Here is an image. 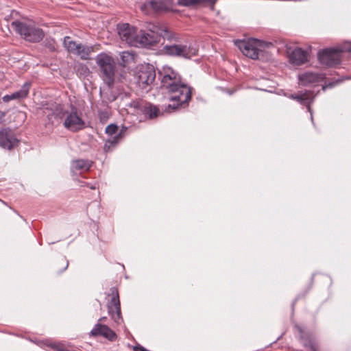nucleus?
I'll use <instances>...</instances> for the list:
<instances>
[{"mask_svg": "<svg viewBox=\"0 0 351 351\" xmlns=\"http://www.w3.org/2000/svg\"><path fill=\"white\" fill-rule=\"evenodd\" d=\"M106 319V317H102L101 318L99 319L98 320V323H100L101 322H104Z\"/></svg>", "mask_w": 351, "mask_h": 351, "instance_id": "obj_33", "label": "nucleus"}, {"mask_svg": "<svg viewBox=\"0 0 351 351\" xmlns=\"http://www.w3.org/2000/svg\"><path fill=\"white\" fill-rule=\"evenodd\" d=\"M94 46L84 45L79 43L74 55L79 56L82 60H88L90 58V54L94 52Z\"/></svg>", "mask_w": 351, "mask_h": 351, "instance_id": "obj_21", "label": "nucleus"}, {"mask_svg": "<svg viewBox=\"0 0 351 351\" xmlns=\"http://www.w3.org/2000/svg\"><path fill=\"white\" fill-rule=\"evenodd\" d=\"M92 166V162L88 160L79 159L73 160L71 163V170L87 171Z\"/></svg>", "mask_w": 351, "mask_h": 351, "instance_id": "obj_22", "label": "nucleus"}, {"mask_svg": "<svg viewBox=\"0 0 351 351\" xmlns=\"http://www.w3.org/2000/svg\"><path fill=\"white\" fill-rule=\"evenodd\" d=\"M175 88L172 91H167L170 94L169 100L173 102L167 107L173 110L178 107H185L191 99V88L189 86L182 82Z\"/></svg>", "mask_w": 351, "mask_h": 351, "instance_id": "obj_5", "label": "nucleus"}, {"mask_svg": "<svg viewBox=\"0 0 351 351\" xmlns=\"http://www.w3.org/2000/svg\"><path fill=\"white\" fill-rule=\"evenodd\" d=\"M118 34L123 41L129 45L136 47L137 45L138 32L136 28L130 26L128 23L117 25Z\"/></svg>", "mask_w": 351, "mask_h": 351, "instance_id": "obj_13", "label": "nucleus"}, {"mask_svg": "<svg viewBox=\"0 0 351 351\" xmlns=\"http://www.w3.org/2000/svg\"><path fill=\"white\" fill-rule=\"evenodd\" d=\"M98 117H99L100 121L102 123H104L108 121V119L109 118V114H108V111H106V110H99L98 111Z\"/></svg>", "mask_w": 351, "mask_h": 351, "instance_id": "obj_28", "label": "nucleus"}, {"mask_svg": "<svg viewBox=\"0 0 351 351\" xmlns=\"http://www.w3.org/2000/svg\"><path fill=\"white\" fill-rule=\"evenodd\" d=\"M89 183H87V182H84V184H83L82 186H86L88 187H89Z\"/></svg>", "mask_w": 351, "mask_h": 351, "instance_id": "obj_36", "label": "nucleus"}, {"mask_svg": "<svg viewBox=\"0 0 351 351\" xmlns=\"http://www.w3.org/2000/svg\"><path fill=\"white\" fill-rule=\"evenodd\" d=\"M164 8V4L159 1L152 0L141 5V10L145 14H150L151 11L159 12Z\"/></svg>", "mask_w": 351, "mask_h": 351, "instance_id": "obj_20", "label": "nucleus"}, {"mask_svg": "<svg viewBox=\"0 0 351 351\" xmlns=\"http://www.w3.org/2000/svg\"><path fill=\"white\" fill-rule=\"evenodd\" d=\"M117 130H118V127L116 124H114V123H112V124H110L108 125L106 128V133L108 135H110V136H113L112 135H116L117 134Z\"/></svg>", "mask_w": 351, "mask_h": 351, "instance_id": "obj_27", "label": "nucleus"}, {"mask_svg": "<svg viewBox=\"0 0 351 351\" xmlns=\"http://www.w3.org/2000/svg\"><path fill=\"white\" fill-rule=\"evenodd\" d=\"M75 69L77 75L80 77H87L90 73L88 67L83 63H77L75 66Z\"/></svg>", "mask_w": 351, "mask_h": 351, "instance_id": "obj_25", "label": "nucleus"}, {"mask_svg": "<svg viewBox=\"0 0 351 351\" xmlns=\"http://www.w3.org/2000/svg\"><path fill=\"white\" fill-rule=\"evenodd\" d=\"M343 52H351V43H345L339 47L323 49L319 51L318 59L322 64L335 66L340 63Z\"/></svg>", "mask_w": 351, "mask_h": 351, "instance_id": "obj_4", "label": "nucleus"}, {"mask_svg": "<svg viewBox=\"0 0 351 351\" xmlns=\"http://www.w3.org/2000/svg\"><path fill=\"white\" fill-rule=\"evenodd\" d=\"M31 83L29 82H25L21 89L18 91L13 93L11 95H6L3 97V101L4 102H8L12 99H23L25 98L29 91Z\"/></svg>", "mask_w": 351, "mask_h": 351, "instance_id": "obj_18", "label": "nucleus"}, {"mask_svg": "<svg viewBox=\"0 0 351 351\" xmlns=\"http://www.w3.org/2000/svg\"><path fill=\"white\" fill-rule=\"evenodd\" d=\"M290 62L295 65H302L308 61V53L302 48L294 49L289 55Z\"/></svg>", "mask_w": 351, "mask_h": 351, "instance_id": "obj_17", "label": "nucleus"}, {"mask_svg": "<svg viewBox=\"0 0 351 351\" xmlns=\"http://www.w3.org/2000/svg\"><path fill=\"white\" fill-rule=\"evenodd\" d=\"M79 43L71 40V37L65 36L63 40V45L65 49L71 53L75 54Z\"/></svg>", "mask_w": 351, "mask_h": 351, "instance_id": "obj_24", "label": "nucleus"}, {"mask_svg": "<svg viewBox=\"0 0 351 351\" xmlns=\"http://www.w3.org/2000/svg\"><path fill=\"white\" fill-rule=\"evenodd\" d=\"M95 61L100 71V76L108 88H112L115 80L117 64L114 59L107 53H100Z\"/></svg>", "mask_w": 351, "mask_h": 351, "instance_id": "obj_3", "label": "nucleus"}, {"mask_svg": "<svg viewBox=\"0 0 351 351\" xmlns=\"http://www.w3.org/2000/svg\"><path fill=\"white\" fill-rule=\"evenodd\" d=\"M112 295L111 300L108 303V313L112 319L117 324H119L123 322L121 313V306L118 290L115 287L110 289Z\"/></svg>", "mask_w": 351, "mask_h": 351, "instance_id": "obj_10", "label": "nucleus"}, {"mask_svg": "<svg viewBox=\"0 0 351 351\" xmlns=\"http://www.w3.org/2000/svg\"><path fill=\"white\" fill-rule=\"evenodd\" d=\"M290 97L296 100L302 105L306 106L308 111L311 114V119L313 120V114L311 108V104L313 102L314 95L313 92L309 90L300 91L296 94H292Z\"/></svg>", "mask_w": 351, "mask_h": 351, "instance_id": "obj_16", "label": "nucleus"}, {"mask_svg": "<svg viewBox=\"0 0 351 351\" xmlns=\"http://www.w3.org/2000/svg\"><path fill=\"white\" fill-rule=\"evenodd\" d=\"M121 139V134L118 133L117 134L109 137L105 142L104 145V150L105 152H111L118 144Z\"/></svg>", "mask_w": 351, "mask_h": 351, "instance_id": "obj_23", "label": "nucleus"}, {"mask_svg": "<svg viewBox=\"0 0 351 351\" xmlns=\"http://www.w3.org/2000/svg\"><path fill=\"white\" fill-rule=\"evenodd\" d=\"M159 76L160 77L161 87L166 91H172L173 89L179 86L182 82V77L180 74L173 67L164 65L159 70Z\"/></svg>", "mask_w": 351, "mask_h": 351, "instance_id": "obj_7", "label": "nucleus"}, {"mask_svg": "<svg viewBox=\"0 0 351 351\" xmlns=\"http://www.w3.org/2000/svg\"><path fill=\"white\" fill-rule=\"evenodd\" d=\"M129 56H130L129 53H128V52H123L122 55H121V58L124 60V59L126 58V57H128Z\"/></svg>", "mask_w": 351, "mask_h": 351, "instance_id": "obj_30", "label": "nucleus"}, {"mask_svg": "<svg viewBox=\"0 0 351 351\" xmlns=\"http://www.w3.org/2000/svg\"><path fill=\"white\" fill-rule=\"evenodd\" d=\"M64 262H65V265L64 266L63 269H62V271L66 270L69 266V261L65 260Z\"/></svg>", "mask_w": 351, "mask_h": 351, "instance_id": "obj_31", "label": "nucleus"}, {"mask_svg": "<svg viewBox=\"0 0 351 351\" xmlns=\"http://www.w3.org/2000/svg\"><path fill=\"white\" fill-rule=\"evenodd\" d=\"M162 51L169 56L190 59L197 54L198 48L193 44L173 43L164 45Z\"/></svg>", "mask_w": 351, "mask_h": 351, "instance_id": "obj_6", "label": "nucleus"}, {"mask_svg": "<svg viewBox=\"0 0 351 351\" xmlns=\"http://www.w3.org/2000/svg\"><path fill=\"white\" fill-rule=\"evenodd\" d=\"M126 130H127V128H122V130L119 132V133L121 134V138L123 137V135H122L123 132H125Z\"/></svg>", "mask_w": 351, "mask_h": 351, "instance_id": "obj_34", "label": "nucleus"}, {"mask_svg": "<svg viewBox=\"0 0 351 351\" xmlns=\"http://www.w3.org/2000/svg\"><path fill=\"white\" fill-rule=\"evenodd\" d=\"M89 188L91 189H96V185H93V184H89Z\"/></svg>", "mask_w": 351, "mask_h": 351, "instance_id": "obj_35", "label": "nucleus"}, {"mask_svg": "<svg viewBox=\"0 0 351 351\" xmlns=\"http://www.w3.org/2000/svg\"><path fill=\"white\" fill-rule=\"evenodd\" d=\"M161 38L169 41H178L177 34L169 31L167 26L159 23H150L147 26V32L141 30L138 32L137 45L136 47H149L156 45Z\"/></svg>", "mask_w": 351, "mask_h": 351, "instance_id": "obj_1", "label": "nucleus"}, {"mask_svg": "<svg viewBox=\"0 0 351 351\" xmlns=\"http://www.w3.org/2000/svg\"><path fill=\"white\" fill-rule=\"evenodd\" d=\"M90 336H101L110 341H114L117 338V335L112 329L108 326L101 323H97L94 326L93 328L90 332Z\"/></svg>", "mask_w": 351, "mask_h": 351, "instance_id": "obj_15", "label": "nucleus"}, {"mask_svg": "<svg viewBox=\"0 0 351 351\" xmlns=\"http://www.w3.org/2000/svg\"><path fill=\"white\" fill-rule=\"evenodd\" d=\"M136 83L142 88L152 84L156 78V71L152 65L142 66L136 73Z\"/></svg>", "mask_w": 351, "mask_h": 351, "instance_id": "obj_11", "label": "nucleus"}, {"mask_svg": "<svg viewBox=\"0 0 351 351\" xmlns=\"http://www.w3.org/2000/svg\"><path fill=\"white\" fill-rule=\"evenodd\" d=\"M19 143V140L12 130L5 128L0 130V147L10 150L17 146Z\"/></svg>", "mask_w": 351, "mask_h": 351, "instance_id": "obj_14", "label": "nucleus"}, {"mask_svg": "<svg viewBox=\"0 0 351 351\" xmlns=\"http://www.w3.org/2000/svg\"><path fill=\"white\" fill-rule=\"evenodd\" d=\"M11 25L17 34L29 43H39L45 36L43 30L30 20H16L11 23Z\"/></svg>", "mask_w": 351, "mask_h": 351, "instance_id": "obj_2", "label": "nucleus"}, {"mask_svg": "<svg viewBox=\"0 0 351 351\" xmlns=\"http://www.w3.org/2000/svg\"><path fill=\"white\" fill-rule=\"evenodd\" d=\"M58 116L60 118L64 116L66 117L63 125L65 128L71 132H76L83 130L86 127L85 121L82 119L81 113H79L77 109L74 106L71 107V111L70 112H62L61 110Z\"/></svg>", "mask_w": 351, "mask_h": 351, "instance_id": "obj_9", "label": "nucleus"}, {"mask_svg": "<svg viewBox=\"0 0 351 351\" xmlns=\"http://www.w3.org/2000/svg\"><path fill=\"white\" fill-rule=\"evenodd\" d=\"M138 350H139L140 351H146V350H145L143 347H137V346H136V347L134 348V350H135V351H138Z\"/></svg>", "mask_w": 351, "mask_h": 351, "instance_id": "obj_32", "label": "nucleus"}, {"mask_svg": "<svg viewBox=\"0 0 351 351\" xmlns=\"http://www.w3.org/2000/svg\"><path fill=\"white\" fill-rule=\"evenodd\" d=\"M211 3L214 4L216 0H208Z\"/></svg>", "mask_w": 351, "mask_h": 351, "instance_id": "obj_37", "label": "nucleus"}, {"mask_svg": "<svg viewBox=\"0 0 351 351\" xmlns=\"http://www.w3.org/2000/svg\"><path fill=\"white\" fill-rule=\"evenodd\" d=\"M5 116V112H3V111H0V123H2Z\"/></svg>", "mask_w": 351, "mask_h": 351, "instance_id": "obj_29", "label": "nucleus"}, {"mask_svg": "<svg viewBox=\"0 0 351 351\" xmlns=\"http://www.w3.org/2000/svg\"><path fill=\"white\" fill-rule=\"evenodd\" d=\"M237 45L244 56L253 60L258 58L259 54L265 47L263 41L256 38L239 40Z\"/></svg>", "mask_w": 351, "mask_h": 351, "instance_id": "obj_8", "label": "nucleus"}, {"mask_svg": "<svg viewBox=\"0 0 351 351\" xmlns=\"http://www.w3.org/2000/svg\"><path fill=\"white\" fill-rule=\"evenodd\" d=\"M322 78L321 74L313 72H306L298 76L300 83L303 86L318 82Z\"/></svg>", "mask_w": 351, "mask_h": 351, "instance_id": "obj_19", "label": "nucleus"}, {"mask_svg": "<svg viewBox=\"0 0 351 351\" xmlns=\"http://www.w3.org/2000/svg\"><path fill=\"white\" fill-rule=\"evenodd\" d=\"M130 106L136 109V112H141L150 119L157 117L160 114V110L156 106L143 100L132 101Z\"/></svg>", "mask_w": 351, "mask_h": 351, "instance_id": "obj_12", "label": "nucleus"}, {"mask_svg": "<svg viewBox=\"0 0 351 351\" xmlns=\"http://www.w3.org/2000/svg\"><path fill=\"white\" fill-rule=\"evenodd\" d=\"M203 0H178V3L186 7H196Z\"/></svg>", "mask_w": 351, "mask_h": 351, "instance_id": "obj_26", "label": "nucleus"}, {"mask_svg": "<svg viewBox=\"0 0 351 351\" xmlns=\"http://www.w3.org/2000/svg\"><path fill=\"white\" fill-rule=\"evenodd\" d=\"M295 303V301L293 302V306H294Z\"/></svg>", "mask_w": 351, "mask_h": 351, "instance_id": "obj_38", "label": "nucleus"}]
</instances>
